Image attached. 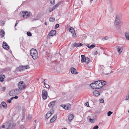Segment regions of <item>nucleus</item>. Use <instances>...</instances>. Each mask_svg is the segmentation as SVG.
I'll return each mask as SVG.
<instances>
[{
	"mask_svg": "<svg viewBox=\"0 0 129 129\" xmlns=\"http://www.w3.org/2000/svg\"><path fill=\"white\" fill-rule=\"evenodd\" d=\"M21 91L18 88L13 89L10 91L9 93V94L11 96H13L19 94Z\"/></svg>",
	"mask_w": 129,
	"mask_h": 129,
	"instance_id": "obj_1",
	"label": "nucleus"
},
{
	"mask_svg": "<svg viewBox=\"0 0 129 129\" xmlns=\"http://www.w3.org/2000/svg\"><path fill=\"white\" fill-rule=\"evenodd\" d=\"M30 55L32 56L33 58L36 59L37 58L38 54L36 50L34 49H31L30 51Z\"/></svg>",
	"mask_w": 129,
	"mask_h": 129,
	"instance_id": "obj_2",
	"label": "nucleus"
},
{
	"mask_svg": "<svg viewBox=\"0 0 129 129\" xmlns=\"http://www.w3.org/2000/svg\"><path fill=\"white\" fill-rule=\"evenodd\" d=\"M31 14L30 13H28L27 11H22L20 13V15L21 17L27 18L30 16Z\"/></svg>",
	"mask_w": 129,
	"mask_h": 129,
	"instance_id": "obj_3",
	"label": "nucleus"
},
{
	"mask_svg": "<svg viewBox=\"0 0 129 129\" xmlns=\"http://www.w3.org/2000/svg\"><path fill=\"white\" fill-rule=\"evenodd\" d=\"M81 57L82 58L81 62H85L86 63L88 64L90 61L89 58L88 57H86L85 56L83 55H81Z\"/></svg>",
	"mask_w": 129,
	"mask_h": 129,
	"instance_id": "obj_4",
	"label": "nucleus"
},
{
	"mask_svg": "<svg viewBox=\"0 0 129 129\" xmlns=\"http://www.w3.org/2000/svg\"><path fill=\"white\" fill-rule=\"evenodd\" d=\"M29 66L28 65H27L25 66H22L17 67L16 69V71H21L25 69H26L29 68Z\"/></svg>",
	"mask_w": 129,
	"mask_h": 129,
	"instance_id": "obj_5",
	"label": "nucleus"
},
{
	"mask_svg": "<svg viewBox=\"0 0 129 129\" xmlns=\"http://www.w3.org/2000/svg\"><path fill=\"white\" fill-rule=\"evenodd\" d=\"M18 88L22 91L23 89H24L25 88V84L23 81L20 82L18 85Z\"/></svg>",
	"mask_w": 129,
	"mask_h": 129,
	"instance_id": "obj_6",
	"label": "nucleus"
},
{
	"mask_svg": "<svg viewBox=\"0 0 129 129\" xmlns=\"http://www.w3.org/2000/svg\"><path fill=\"white\" fill-rule=\"evenodd\" d=\"M42 96L44 100H45L46 99L48 96L47 92L46 90L44 89L43 90Z\"/></svg>",
	"mask_w": 129,
	"mask_h": 129,
	"instance_id": "obj_7",
	"label": "nucleus"
},
{
	"mask_svg": "<svg viewBox=\"0 0 129 129\" xmlns=\"http://www.w3.org/2000/svg\"><path fill=\"white\" fill-rule=\"evenodd\" d=\"M102 80H99L94 81L96 84V86H97V88L99 89L102 88V83L101 82H102Z\"/></svg>",
	"mask_w": 129,
	"mask_h": 129,
	"instance_id": "obj_8",
	"label": "nucleus"
},
{
	"mask_svg": "<svg viewBox=\"0 0 129 129\" xmlns=\"http://www.w3.org/2000/svg\"><path fill=\"white\" fill-rule=\"evenodd\" d=\"M54 113V111L53 110H51L49 112L47 113L46 116V118L48 119Z\"/></svg>",
	"mask_w": 129,
	"mask_h": 129,
	"instance_id": "obj_9",
	"label": "nucleus"
},
{
	"mask_svg": "<svg viewBox=\"0 0 129 129\" xmlns=\"http://www.w3.org/2000/svg\"><path fill=\"white\" fill-rule=\"evenodd\" d=\"M89 85L90 86V87L93 89H99L98 88H97V86H96V83H95V82L92 83Z\"/></svg>",
	"mask_w": 129,
	"mask_h": 129,
	"instance_id": "obj_10",
	"label": "nucleus"
},
{
	"mask_svg": "<svg viewBox=\"0 0 129 129\" xmlns=\"http://www.w3.org/2000/svg\"><path fill=\"white\" fill-rule=\"evenodd\" d=\"M56 34V31L55 30H52L51 31L50 33L47 36V37H49L55 35Z\"/></svg>",
	"mask_w": 129,
	"mask_h": 129,
	"instance_id": "obj_11",
	"label": "nucleus"
},
{
	"mask_svg": "<svg viewBox=\"0 0 129 129\" xmlns=\"http://www.w3.org/2000/svg\"><path fill=\"white\" fill-rule=\"evenodd\" d=\"M56 102V101H54L51 102L49 104V107L51 108L52 110H53V106H54Z\"/></svg>",
	"mask_w": 129,
	"mask_h": 129,
	"instance_id": "obj_12",
	"label": "nucleus"
},
{
	"mask_svg": "<svg viewBox=\"0 0 129 129\" xmlns=\"http://www.w3.org/2000/svg\"><path fill=\"white\" fill-rule=\"evenodd\" d=\"M3 48L6 50H8L9 49V46L7 44L5 41L3 42Z\"/></svg>",
	"mask_w": 129,
	"mask_h": 129,
	"instance_id": "obj_13",
	"label": "nucleus"
},
{
	"mask_svg": "<svg viewBox=\"0 0 129 129\" xmlns=\"http://www.w3.org/2000/svg\"><path fill=\"white\" fill-rule=\"evenodd\" d=\"M60 106L66 110H70L71 108V107L70 106H67L66 105H61Z\"/></svg>",
	"mask_w": 129,
	"mask_h": 129,
	"instance_id": "obj_14",
	"label": "nucleus"
},
{
	"mask_svg": "<svg viewBox=\"0 0 129 129\" xmlns=\"http://www.w3.org/2000/svg\"><path fill=\"white\" fill-rule=\"evenodd\" d=\"M57 115H55L50 120V123H52L54 122L57 118Z\"/></svg>",
	"mask_w": 129,
	"mask_h": 129,
	"instance_id": "obj_15",
	"label": "nucleus"
},
{
	"mask_svg": "<svg viewBox=\"0 0 129 129\" xmlns=\"http://www.w3.org/2000/svg\"><path fill=\"white\" fill-rule=\"evenodd\" d=\"M71 73L73 74H77L76 72V70L75 68L72 67L70 69Z\"/></svg>",
	"mask_w": 129,
	"mask_h": 129,
	"instance_id": "obj_16",
	"label": "nucleus"
},
{
	"mask_svg": "<svg viewBox=\"0 0 129 129\" xmlns=\"http://www.w3.org/2000/svg\"><path fill=\"white\" fill-rule=\"evenodd\" d=\"M93 94L94 95L97 96L100 95V93L97 90L94 91L93 92Z\"/></svg>",
	"mask_w": 129,
	"mask_h": 129,
	"instance_id": "obj_17",
	"label": "nucleus"
},
{
	"mask_svg": "<svg viewBox=\"0 0 129 129\" xmlns=\"http://www.w3.org/2000/svg\"><path fill=\"white\" fill-rule=\"evenodd\" d=\"M74 116L72 114H70L68 116V119L70 121L72 120Z\"/></svg>",
	"mask_w": 129,
	"mask_h": 129,
	"instance_id": "obj_18",
	"label": "nucleus"
},
{
	"mask_svg": "<svg viewBox=\"0 0 129 129\" xmlns=\"http://www.w3.org/2000/svg\"><path fill=\"white\" fill-rule=\"evenodd\" d=\"M120 20L118 19V17H116V18L115 21L114 22V24L116 25H117L119 24L120 22Z\"/></svg>",
	"mask_w": 129,
	"mask_h": 129,
	"instance_id": "obj_19",
	"label": "nucleus"
},
{
	"mask_svg": "<svg viewBox=\"0 0 129 129\" xmlns=\"http://www.w3.org/2000/svg\"><path fill=\"white\" fill-rule=\"evenodd\" d=\"M104 69V67L103 66H100L99 68V69L98 71L99 72H102L103 71Z\"/></svg>",
	"mask_w": 129,
	"mask_h": 129,
	"instance_id": "obj_20",
	"label": "nucleus"
},
{
	"mask_svg": "<svg viewBox=\"0 0 129 129\" xmlns=\"http://www.w3.org/2000/svg\"><path fill=\"white\" fill-rule=\"evenodd\" d=\"M122 47L120 46H118L117 49L118 52L119 53H121L122 52Z\"/></svg>",
	"mask_w": 129,
	"mask_h": 129,
	"instance_id": "obj_21",
	"label": "nucleus"
},
{
	"mask_svg": "<svg viewBox=\"0 0 129 129\" xmlns=\"http://www.w3.org/2000/svg\"><path fill=\"white\" fill-rule=\"evenodd\" d=\"M125 35L126 39L129 41V32H126L125 33Z\"/></svg>",
	"mask_w": 129,
	"mask_h": 129,
	"instance_id": "obj_22",
	"label": "nucleus"
},
{
	"mask_svg": "<svg viewBox=\"0 0 129 129\" xmlns=\"http://www.w3.org/2000/svg\"><path fill=\"white\" fill-rule=\"evenodd\" d=\"M5 33L4 31L2 30L0 31V35L2 37H3L4 36Z\"/></svg>",
	"mask_w": 129,
	"mask_h": 129,
	"instance_id": "obj_23",
	"label": "nucleus"
},
{
	"mask_svg": "<svg viewBox=\"0 0 129 129\" xmlns=\"http://www.w3.org/2000/svg\"><path fill=\"white\" fill-rule=\"evenodd\" d=\"M2 105L5 108H7V105L5 102H3L2 103Z\"/></svg>",
	"mask_w": 129,
	"mask_h": 129,
	"instance_id": "obj_24",
	"label": "nucleus"
},
{
	"mask_svg": "<svg viewBox=\"0 0 129 129\" xmlns=\"http://www.w3.org/2000/svg\"><path fill=\"white\" fill-rule=\"evenodd\" d=\"M69 31L71 33H72L75 32V31L74 29L72 27H70L69 28Z\"/></svg>",
	"mask_w": 129,
	"mask_h": 129,
	"instance_id": "obj_25",
	"label": "nucleus"
},
{
	"mask_svg": "<svg viewBox=\"0 0 129 129\" xmlns=\"http://www.w3.org/2000/svg\"><path fill=\"white\" fill-rule=\"evenodd\" d=\"M55 20V18L53 17H51L49 18V21L51 22H53Z\"/></svg>",
	"mask_w": 129,
	"mask_h": 129,
	"instance_id": "obj_26",
	"label": "nucleus"
},
{
	"mask_svg": "<svg viewBox=\"0 0 129 129\" xmlns=\"http://www.w3.org/2000/svg\"><path fill=\"white\" fill-rule=\"evenodd\" d=\"M60 3H58L53 6V9H55L56 8H57L60 5Z\"/></svg>",
	"mask_w": 129,
	"mask_h": 129,
	"instance_id": "obj_27",
	"label": "nucleus"
},
{
	"mask_svg": "<svg viewBox=\"0 0 129 129\" xmlns=\"http://www.w3.org/2000/svg\"><path fill=\"white\" fill-rule=\"evenodd\" d=\"M95 45L94 44H93L91 45L89 47L88 46V47L89 49H92L95 47Z\"/></svg>",
	"mask_w": 129,
	"mask_h": 129,
	"instance_id": "obj_28",
	"label": "nucleus"
},
{
	"mask_svg": "<svg viewBox=\"0 0 129 129\" xmlns=\"http://www.w3.org/2000/svg\"><path fill=\"white\" fill-rule=\"evenodd\" d=\"M44 86H45V87H46V88L49 89L50 88V86L49 85L46 84L45 82L44 83Z\"/></svg>",
	"mask_w": 129,
	"mask_h": 129,
	"instance_id": "obj_29",
	"label": "nucleus"
},
{
	"mask_svg": "<svg viewBox=\"0 0 129 129\" xmlns=\"http://www.w3.org/2000/svg\"><path fill=\"white\" fill-rule=\"evenodd\" d=\"M72 34L73 37L74 38H75L76 37V36L75 32L73 33H72Z\"/></svg>",
	"mask_w": 129,
	"mask_h": 129,
	"instance_id": "obj_30",
	"label": "nucleus"
},
{
	"mask_svg": "<svg viewBox=\"0 0 129 129\" xmlns=\"http://www.w3.org/2000/svg\"><path fill=\"white\" fill-rule=\"evenodd\" d=\"M101 83H102V88L105 85L106 82L105 81H103V82H101Z\"/></svg>",
	"mask_w": 129,
	"mask_h": 129,
	"instance_id": "obj_31",
	"label": "nucleus"
},
{
	"mask_svg": "<svg viewBox=\"0 0 129 129\" xmlns=\"http://www.w3.org/2000/svg\"><path fill=\"white\" fill-rule=\"evenodd\" d=\"M2 76H0V81L1 82H3L4 80V78L2 77Z\"/></svg>",
	"mask_w": 129,
	"mask_h": 129,
	"instance_id": "obj_32",
	"label": "nucleus"
},
{
	"mask_svg": "<svg viewBox=\"0 0 129 129\" xmlns=\"http://www.w3.org/2000/svg\"><path fill=\"white\" fill-rule=\"evenodd\" d=\"M112 113V112H111V111H109L107 113V115L108 116H110Z\"/></svg>",
	"mask_w": 129,
	"mask_h": 129,
	"instance_id": "obj_33",
	"label": "nucleus"
},
{
	"mask_svg": "<svg viewBox=\"0 0 129 129\" xmlns=\"http://www.w3.org/2000/svg\"><path fill=\"white\" fill-rule=\"evenodd\" d=\"M78 44L76 43H75L74 44H73V47H77V46L78 45Z\"/></svg>",
	"mask_w": 129,
	"mask_h": 129,
	"instance_id": "obj_34",
	"label": "nucleus"
},
{
	"mask_svg": "<svg viewBox=\"0 0 129 129\" xmlns=\"http://www.w3.org/2000/svg\"><path fill=\"white\" fill-rule=\"evenodd\" d=\"M99 102L101 103H103L104 102V100L102 99H99Z\"/></svg>",
	"mask_w": 129,
	"mask_h": 129,
	"instance_id": "obj_35",
	"label": "nucleus"
},
{
	"mask_svg": "<svg viewBox=\"0 0 129 129\" xmlns=\"http://www.w3.org/2000/svg\"><path fill=\"white\" fill-rule=\"evenodd\" d=\"M27 35L29 36H31L32 35L31 33L29 31L27 32Z\"/></svg>",
	"mask_w": 129,
	"mask_h": 129,
	"instance_id": "obj_36",
	"label": "nucleus"
},
{
	"mask_svg": "<svg viewBox=\"0 0 129 129\" xmlns=\"http://www.w3.org/2000/svg\"><path fill=\"white\" fill-rule=\"evenodd\" d=\"M50 2L51 4H54V0H50Z\"/></svg>",
	"mask_w": 129,
	"mask_h": 129,
	"instance_id": "obj_37",
	"label": "nucleus"
},
{
	"mask_svg": "<svg viewBox=\"0 0 129 129\" xmlns=\"http://www.w3.org/2000/svg\"><path fill=\"white\" fill-rule=\"evenodd\" d=\"M99 128V126L97 125L94 126L93 128L92 129H97Z\"/></svg>",
	"mask_w": 129,
	"mask_h": 129,
	"instance_id": "obj_38",
	"label": "nucleus"
},
{
	"mask_svg": "<svg viewBox=\"0 0 129 129\" xmlns=\"http://www.w3.org/2000/svg\"><path fill=\"white\" fill-rule=\"evenodd\" d=\"M59 26V24H56L55 26V28H56Z\"/></svg>",
	"mask_w": 129,
	"mask_h": 129,
	"instance_id": "obj_39",
	"label": "nucleus"
},
{
	"mask_svg": "<svg viewBox=\"0 0 129 129\" xmlns=\"http://www.w3.org/2000/svg\"><path fill=\"white\" fill-rule=\"evenodd\" d=\"M54 10V9H53V7L51 8L49 10V12L50 13L53 10Z\"/></svg>",
	"mask_w": 129,
	"mask_h": 129,
	"instance_id": "obj_40",
	"label": "nucleus"
},
{
	"mask_svg": "<svg viewBox=\"0 0 129 129\" xmlns=\"http://www.w3.org/2000/svg\"><path fill=\"white\" fill-rule=\"evenodd\" d=\"M129 95L126 96V98L125 99V100L127 101L129 99Z\"/></svg>",
	"mask_w": 129,
	"mask_h": 129,
	"instance_id": "obj_41",
	"label": "nucleus"
},
{
	"mask_svg": "<svg viewBox=\"0 0 129 129\" xmlns=\"http://www.w3.org/2000/svg\"><path fill=\"white\" fill-rule=\"evenodd\" d=\"M22 115L23 117H24L25 116V112L24 111H23V112H22Z\"/></svg>",
	"mask_w": 129,
	"mask_h": 129,
	"instance_id": "obj_42",
	"label": "nucleus"
},
{
	"mask_svg": "<svg viewBox=\"0 0 129 129\" xmlns=\"http://www.w3.org/2000/svg\"><path fill=\"white\" fill-rule=\"evenodd\" d=\"M22 111H23L22 112H23V111H24V112H25V108L24 107H22Z\"/></svg>",
	"mask_w": 129,
	"mask_h": 129,
	"instance_id": "obj_43",
	"label": "nucleus"
},
{
	"mask_svg": "<svg viewBox=\"0 0 129 129\" xmlns=\"http://www.w3.org/2000/svg\"><path fill=\"white\" fill-rule=\"evenodd\" d=\"M89 121L91 123H93V120L91 119V118H90L89 119Z\"/></svg>",
	"mask_w": 129,
	"mask_h": 129,
	"instance_id": "obj_44",
	"label": "nucleus"
},
{
	"mask_svg": "<svg viewBox=\"0 0 129 129\" xmlns=\"http://www.w3.org/2000/svg\"><path fill=\"white\" fill-rule=\"evenodd\" d=\"M103 39H104V40H108V39H109V38L106 37L104 38Z\"/></svg>",
	"mask_w": 129,
	"mask_h": 129,
	"instance_id": "obj_45",
	"label": "nucleus"
},
{
	"mask_svg": "<svg viewBox=\"0 0 129 129\" xmlns=\"http://www.w3.org/2000/svg\"><path fill=\"white\" fill-rule=\"evenodd\" d=\"M83 45V44L81 43H80L78 45L77 47H79L81 46H82Z\"/></svg>",
	"mask_w": 129,
	"mask_h": 129,
	"instance_id": "obj_46",
	"label": "nucleus"
},
{
	"mask_svg": "<svg viewBox=\"0 0 129 129\" xmlns=\"http://www.w3.org/2000/svg\"><path fill=\"white\" fill-rule=\"evenodd\" d=\"M7 101L9 103H10L11 102V100L8 99V100Z\"/></svg>",
	"mask_w": 129,
	"mask_h": 129,
	"instance_id": "obj_47",
	"label": "nucleus"
},
{
	"mask_svg": "<svg viewBox=\"0 0 129 129\" xmlns=\"http://www.w3.org/2000/svg\"><path fill=\"white\" fill-rule=\"evenodd\" d=\"M85 104H86V106L88 107L89 106V104H88V102H87Z\"/></svg>",
	"mask_w": 129,
	"mask_h": 129,
	"instance_id": "obj_48",
	"label": "nucleus"
},
{
	"mask_svg": "<svg viewBox=\"0 0 129 129\" xmlns=\"http://www.w3.org/2000/svg\"><path fill=\"white\" fill-rule=\"evenodd\" d=\"M20 129H25V127L22 126H21L20 128Z\"/></svg>",
	"mask_w": 129,
	"mask_h": 129,
	"instance_id": "obj_49",
	"label": "nucleus"
},
{
	"mask_svg": "<svg viewBox=\"0 0 129 129\" xmlns=\"http://www.w3.org/2000/svg\"><path fill=\"white\" fill-rule=\"evenodd\" d=\"M98 51H96L94 52V54H95L96 55L98 54Z\"/></svg>",
	"mask_w": 129,
	"mask_h": 129,
	"instance_id": "obj_50",
	"label": "nucleus"
},
{
	"mask_svg": "<svg viewBox=\"0 0 129 129\" xmlns=\"http://www.w3.org/2000/svg\"><path fill=\"white\" fill-rule=\"evenodd\" d=\"M25 118H24V117H23V118L21 120L23 122L25 120Z\"/></svg>",
	"mask_w": 129,
	"mask_h": 129,
	"instance_id": "obj_51",
	"label": "nucleus"
},
{
	"mask_svg": "<svg viewBox=\"0 0 129 129\" xmlns=\"http://www.w3.org/2000/svg\"><path fill=\"white\" fill-rule=\"evenodd\" d=\"M14 99H17L18 98V97L17 96H16L15 97H13Z\"/></svg>",
	"mask_w": 129,
	"mask_h": 129,
	"instance_id": "obj_52",
	"label": "nucleus"
},
{
	"mask_svg": "<svg viewBox=\"0 0 129 129\" xmlns=\"http://www.w3.org/2000/svg\"><path fill=\"white\" fill-rule=\"evenodd\" d=\"M18 21H16V23H15V27L16 26V25H17L18 24Z\"/></svg>",
	"mask_w": 129,
	"mask_h": 129,
	"instance_id": "obj_53",
	"label": "nucleus"
},
{
	"mask_svg": "<svg viewBox=\"0 0 129 129\" xmlns=\"http://www.w3.org/2000/svg\"><path fill=\"white\" fill-rule=\"evenodd\" d=\"M5 89H6V87H4L2 88V91H4L5 90Z\"/></svg>",
	"mask_w": 129,
	"mask_h": 129,
	"instance_id": "obj_54",
	"label": "nucleus"
},
{
	"mask_svg": "<svg viewBox=\"0 0 129 129\" xmlns=\"http://www.w3.org/2000/svg\"><path fill=\"white\" fill-rule=\"evenodd\" d=\"M39 19V18H35L34 19V20H38Z\"/></svg>",
	"mask_w": 129,
	"mask_h": 129,
	"instance_id": "obj_55",
	"label": "nucleus"
},
{
	"mask_svg": "<svg viewBox=\"0 0 129 129\" xmlns=\"http://www.w3.org/2000/svg\"><path fill=\"white\" fill-rule=\"evenodd\" d=\"M5 125H3L2 126V128H5Z\"/></svg>",
	"mask_w": 129,
	"mask_h": 129,
	"instance_id": "obj_56",
	"label": "nucleus"
},
{
	"mask_svg": "<svg viewBox=\"0 0 129 129\" xmlns=\"http://www.w3.org/2000/svg\"><path fill=\"white\" fill-rule=\"evenodd\" d=\"M109 73H106V74L104 73V74H105L106 75H108Z\"/></svg>",
	"mask_w": 129,
	"mask_h": 129,
	"instance_id": "obj_57",
	"label": "nucleus"
},
{
	"mask_svg": "<svg viewBox=\"0 0 129 129\" xmlns=\"http://www.w3.org/2000/svg\"><path fill=\"white\" fill-rule=\"evenodd\" d=\"M13 99H14L13 97L12 98H11L10 99V100H12Z\"/></svg>",
	"mask_w": 129,
	"mask_h": 129,
	"instance_id": "obj_58",
	"label": "nucleus"
},
{
	"mask_svg": "<svg viewBox=\"0 0 129 129\" xmlns=\"http://www.w3.org/2000/svg\"><path fill=\"white\" fill-rule=\"evenodd\" d=\"M45 80H46V79H44V81H43V83H44V82H45ZM43 83V82H42V83Z\"/></svg>",
	"mask_w": 129,
	"mask_h": 129,
	"instance_id": "obj_59",
	"label": "nucleus"
},
{
	"mask_svg": "<svg viewBox=\"0 0 129 129\" xmlns=\"http://www.w3.org/2000/svg\"><path fill=\"white\" fill-rule=\"evenodd\" d=\"M87 47H88H88H89V46H89V45H87Z\"/></svg>",
	"mask_w": 129,
	"mask_h": 129,
	"instance_id": "obj_60",
	"label": "nucleus"
},
{
	"mask_svg": "<svg viewBox=\"0 0 129 129\" xmlns=\"http://www.w3.org/2000/svg\"><path fill=\"white\" fill-rule=\"evenodd\" d=\"M46 24H47L46 22H45V25H46Z\"/></svg>",
	"mask_w": 129,
	"mask_h": 129,
	"instance_id": "obj_61",
	"label": "nucleus"
},
{
	"mask_svg": "<svg viewBox=\"0 0 129 129\" xmlns=\"http://www.w3.org/2000/svg\"><path fill=\"white\" fill-rule=\"evenodd\" d=\"M62 129H67V128H62Z\"/></svg>",
	"mask_w": 129,
	"mask_h": 129,
	"instance_id": "obj_62",
	"label": "nucleus"
},
{
	"mask_svg": "<svg viewBox=\"0 0 129 129\" xmlns=\"http://www.w3.org/2000/svg\"><path fill=\"white\" fill-rule=\"evenodd\" d=\"M34 122H36V120H35Z\"/></svg>",
	"mask_w": 129,
	"mask_h": 129,
	"instance_id": "obj_63",
	"label": "nucleus"
},
{
	"mask_svg": "<svg viewBox=\"0 0 129 129\" xmlns=\"http://www.w3.org/2000/svg\"><path fill=\"white\" fill-rule=\"evenodd\" d=\"M1 107H2V106L1 105H0V108Z\"/></svg>",
	"mask_w": 129,
	"mask_h": 129,
	"instance_id": "obj_64",
	"label": "nucleus"
}]
</instances>
